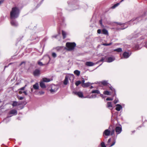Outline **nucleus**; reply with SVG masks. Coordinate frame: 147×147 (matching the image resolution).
<instances>
[{
  "mask_svg": "<svg viewBox=\"0 0 147 147\" xmlns=\"http://www.w3.org/2000/svg\"><path fill=\"white\" fill-rule=\"evenodd\" d=\"M20 13L19 8L16 7H13L10 12V18L11 19L18 18Z\"/></svg>",
  "mask_w": 147,
  "mask_h": 147,
  "instance_id": "nucleus-1",
  "label": "nucleus"
},
{
  "mask_svg": "<svg viewBox=\"0 0 147 147\" xmlns=\"http://www.w3.org/2000/svg\"><path fill=\"white\" fill-rule=\"evenodd\" d=\"M76 46V44L75 42H67L66 44V46L69 51L73 50Z\"/></svg>",
  "mask_w": 147,
  "mask_h": 147,
  "instance_id": "nucleus-2",
  "label": "nucleus"
},
{
  "mask_svg": "<svg viewBox=\"0 0 147 147\" xmlns=\"http://www.w3.org/2000/svg\"><path fill=\"white\" fill-rule=\"evenodd\" d=\"M74 75L71 74L70 75V76H66L65 77V79L63 81V84L65 85H67L68 83V79L69 78L70 80V78H72L73 80L74 79Z\"/></svg>",
  "mask_w": 147,
  "mask_h": 147,
  "instance_id": "nucleus-3",
  "label": "nucleus"
},
{
  "mask_svg": "<svg viewBox=\"0 0 147 147\" xmlns=\"http://www.w3.org/2000/svg\"><path fill=\"white\" fill-rule=\"evenodd\" d=\"M122 130V128L119 126H117L115 128V131L117 134H120Z\"/></svg>",
  "mask_w": 147,
  "mask_h": 147,
  "instance_id": "nucleus-4",
  "label": "nucleus"
},
{
  "mask_svg": "<svg viewBox=\"0 0 147 147\" xmlns=\"http://www.w3.org/2000/svg\"><path fill=\"white\" fill-rule=\"evenodd\" d=\"M73 93L76 95L78 96L79 97L83 98L84 97V96L82 92H74Z\"/></svg>",
  "mask_w": 147,
  "mask_h": 147,
  "instance_id": "nucleus-5",
  "label": "nucleus"
},
{
  "mask_svg": "<svg viewBox=\"0 0 147 147\" xmlns=\"http://www.w3.org/2000/svg\"><path fill=\"white\" fill-rule=\"evenodd\" d=\"M40 74V71L38 69H36L33 72V74L34 76H39Z\"/></svg>",
  "mask_w": 147,
  "mask_h": 147,
  "instance_id": "nucleus-6",
  "label": "nucleus"
},
{
  "mask_svg": "<svg viewBox=\"0 0 147 147\" xmlns=\"http://www.w3.org/2000/svg\"><path fill=\"white\" fill-rule=\"evenodd\" d=\"M10 21V23L11 25L14 27L17 26L18 25V24L16 21L14 20H12V19Z\"/></svg>",
  "mask_w": 147,
  "mask_h": 147,
  "instance_id": "nucleus-7",
  "label": "nucleus"
},
{
  "mask_svg": "<svg viewBox=\"0 0 147 147\" xmlns=\"http://www.w3.org/2000/svg\"><path fill=\"white\" fill-rule=\"evenodd\" d=\"M9 114L16 115L17 114V111L16 110L14 109H12L9 111Z\"/></svg>",
  "mask_w": 147,
  "mask_h": 147,
  "instance_id": "nucleus-8",
  "label": "nucleus"
},
{
  "mask_svg": "<svg viewBox=\"0 0 147 147\" xmlns=\"http://www.w3.org/2000/svg\"><path fill=\"white\" fill-rule=\"evenodd\" d=\"M115 59V58L113 57H110L106 58V60L105 61H107V62H111L114 61Z\"/></svg>",
  "mask_w": 147,
  "mask_h": 147,
  "instance_id": "nucleus-9",
  "label": "nucleus"
},
{
  "mask_svg": "<svg viewBox=\"0 0 147 147\" xmlns=\"http://www.w3.org/2000/svg\"><path fill=\"white\" fill-rule=\"evenodd\" d=\"M111 131L108 129H106L103 132V135L106 136H109L110 135Z\"/></svg>",
  "mask_w": 147,
  "mask_h": 147,
  "instance_id": "nucleus-10",
  "label": "nucleus"
},
{
  "mask_svg": "<svg viewBox=\"0 0 147 147\" xmlns=\"http://www.w3.org/2000/svg\"><path fill=\"white\" fill-rule=\"evenodd\" d=\"M123 56L125 58H127L130 56L128 53L124 52L123 54Z\"/></svg>",
  "mask_w": 147,
  "mask_h": 147,
  "instance_id": "nucleus-11",
  "label": "nucleus"
},
{
  "mask_svg": "<svg viewBox=\"0 0 147 147\" xmlns=\"http://www.w3.org/2000/svg\"><path fill=\"white\" fill-rule=\"evenodd\" d=\"M94 64L92 62L88 61L86 63V65L88 66H92L94 65Z\"/></svg>",
  "mask_w": 147,
  "mask_h": 147,
  "instance_id": "nucleus-12",
  "label": "nucleus"
},
{
  "mask_svg": "<svg viewBox=\"0 0 147 147\" xmlns=\"http://www.w3.org/2000/svg\"><path fill=\"white\" fill-rule=\"evenodd\" d=\"M116 107L115 108V109L117 111H119L122 108V106L119 104H117L116 105Z\"/></svg>",
  "mask_w": 147,
  "mask_h": 147,
  "instance_id": "nucleus-13",
  "label": "nucleus"
},
{
  "mask_svg": "<svg viewBox=\"0 0 147 147\" xmlns=\"http://www.w3.org/2000/svg\"><path fill=\"white\" fill-rule=\"evenodd\" d=\"M90 85V83L89 82H87L85 84H82V86L83 88H86L88 87Z\"/></svg>",
  "mask_w": 147,
  "mask_h": 147,
  "instance_id": "nucleus-14",
  "label": "nucleus"
},
{
  "mask_svg": "<svg viewBox=\"0 0 147 147\" xmlns=\"http://www.w3.org/2000/svg\"><path fill=\"white\" fill-rule=\"evenodd\" d=\"M107 107L109 109H112V108L113 107V106L112 105L111 102H108L107 103Z\"/></svg>",
  "mask_w": 147,
  "mask_h": 147,
  "instance_id": "nucleus-15",
  "label": "nucleus"
},
{
  "mask_svg": "<svg viewBox=\"0 0 147 147\" xmlns=\"http://www.w3.org/2000/svg\"><path fill=\"white\" fill-rule=\"evenodd\" d=\"M101 83L102 84L105 86H107L109 84L107 82V81L105 80L102 81L101 82Z\"/></svg>",
  "mask_w": 147,
  "mask_h": 147,
  "instance_id": "nucleus-16",
  "label": "nucleus"
},
{
  "mask_svg": "<svg viewBox=\"0 0 147 147\" xmlns=\"http://www.w3.org/2000/svg\"><path fill=\"white\" fill-rule=\"evenodd\" d=\"M40 87L43 88H45L46 87V86L45 85L44 83L43 82H41L40 83Z\"/></svg>",
  "mask_w": 147,
  "mask_h": 147,
  "instance_id": "nucleus-17",
  "label": "nucleus"
},
{
  "mask_svg": "<svg viewBox=\"0 0 147 147\" xmlns=\"http://www.w3.org/2000/svg\"><path fill=\"white\" fill-rule=\"evenodd\" d=\"M33 88L35 90H37L39 88V86L38 83H36L33 86Z\"/></svg>",
  "mask_w": 147,
  "mask_h": 147,
  "instance_id": "nucleus-18",
  "label": "nucleus"
},
{
  "mask_svg": "<svg viewBox=\"0 0 147 147\" xmlns=\"http://www.w3.org/2000/svg\"><path fill=\"white\" fill-rule=\"evenodd\" d=\"M42 81L44 82H48L51 81V80L47 78H43L42 79Z\"/></svg>",
  "mask_w": 147,
  "mask_h": 147,
  "instance_id": "nucleus-19",
  "label": "nucleus"
},
{
  "mask_svg": "<svg viewBox=\"0 0 147 147\" xmlns=\"http://www.w3.org/2000/svg\"><path fill=\"white\" fill-rule=\"evenodd\" d=\"M20 104H18V102L16 101H14L13 102V103L12 105V106L13 107H16L18 105H19Z\"/></svg>",
  "mask_w": 147,
  "mask_h": 147,
  "instance_id": "nucleus-20",
  "label": "nucleus"
},
{
  "mask_svg": "<svg viewBox=\"0 0 147 147\" xmlns=\"http://www.w3.org/2000/svg\"><path fill=\"white\" fill-rule=\"evenodd\" d=\"M74 74L77 76H79L80 74V71L78 70H75L74 71Z\"/></svg>",
  "mask_w": 147,
  "mask_h": 147,
  "instance_id": "nucleus-21",
  "label": "nucleus"
},
{
  "mask_svg": "<svg viewBox=\"0 0 147 147\" xmlns=\"http://www.w3.org/2000/svg\"><path fill=\"white\" fill-rule=\"evenodd\" d=\"M102 33L105 35H108V31L105 29H103L102 30Z\"/></svg>",
  "mask_w": 147,
  "mask_h": 147,
  "instance_id": "nucleus-22",
  "label": "nucleus"
},
{
  "mask_svg": "<svg viewBox=\"0 0 147 147\" xmlns=\"http://www.w3.org/2000/svg\"><path fill=\"white\" fill-rule=\"evenodd\" d=\"M62 34L63 36V38L64 39L66 37V35L67 34L66 32L63 30H62Z\"/></svg>",
  "mask_w": 147,
  "mask_h": 147,
  "instance_id": "nucleus-23",
  "label": "nucleus"
},
{
  "mask_svg": "<svg viewBox=\"0 0 147 147\" xmlns=\"http://www.w3.org/2000/svg\"><path fill=\"white\" fill-rule=\"evenodd\" d=\"M91 93L92 94H99L100 93V91L98 90H92L91 92Z\"/></svg>",
  "mask_w": 147,
  "mask_h": 147,
  "instance_id": "nucleus-24",
  "label": "nucleus"
},
{
  "mask_svg": "<svg viewBox=\"0 0 147 147\" xmlns=\"http://www.w3.org/2000/svg\"><path fill=\"white\" fill-rule=\"evenodd\" d=\"M114 51H116L118 52H120L122 51V49L121 48H118L114 50Z\"/></svg>",
  "mask_w": 147,
  "mask_h": 147,
  "instance_id": "nucleus-25",
  "label": "nucleus"
},
{
  "mask_svg": "<svg viewBox=\"0 0 147 147\" xmlns=\"http://www.w3.org/2000/svg\"><path fill=\"white\" fill-rule=\"evenodd\" d=\"M106 56H105L104 57H102V58L99 61H98V62H103L104 61H105V60H106Z\"/></svg>",
  "mask_w": 147,
  "mask_h": 147,
  "instance_id": "nucleus-26",
  "label": "nucleus"
},
{
  "mask_svg": "<svg viewBox=\"0 0 147 147\" xmlns=\"http://www.w3.org/2000/svg\"><path fill=\"white\" fill-rule=\"evenodd\" d=\"M103 94L105 95H110L109 92L108 91H104L103 92Z\"/></svg>",
  "mask_w": 147,
  "mask_h": 147,
  "instance_id": "nucleus-27",
  "label": "nucleus"
},
{
  "mask_svg": "<svg viewBox=\"0 0 147 147\" xmlns=\"http://www.w3.org/2000/svg\"><path fill=\"white\" fill-rule=\"evenodd\" d=\"M81 83V81H78L76 82H75V85L77 86H78Z\"/></svg>",
  "mask_w": 147,
  "mask_h": 147,
  "instance_id": "nucleus-28",
  "label": "nucleus"
},
{
  "mask_svg": "<svg viewBox=\"0 0 147 147\" xmlns=\"http://www.w3.org/2000/svg\"><path fill=\"white\" fill-rule=\"evenodd\" d=\"M115 131V130L114 129H112L111 131L110 134L111 136H113L114 134Z\"/></svg>",
  "mask_w": 147,
  "mask_h": 147,
  "instance_id": "nucleus-29",
  "label": "nucleus"
},
{
  "mask_svg": "<svg viewBox=\"0 0 147 147\" xmlns=\"http://www.w3.org/2000/svg\"><path fill=\"white\" fill-rule=\"evenodd\" d=\"M110 89L112 91H113L114 92V95H116L115 93V91L114 89L112 86L109 87Z\"/></svg>",
  "mask_w": 147,
  "mask_h": 147,
  "instance_id": "nucleus-30",
  "label": "nucleus"
},
{
  "mask_svg": "<svg viewBox=\"0 0 147 147\" xmlns=\"http://www.w3.org/2000/svg\"><path fill=\"white\" fill-rule=\"evenodd\" d=\"M38 64L39 65L41 66H43L45 65V64H43L42 62L40 61H38Z\"/></svg>",
  "mask_w": 147,
  "mask_h": 147,
  "instance_id": "nucleus-31",
  "label": "nucleus"
},
{
  "mask_svg": "<svg viewBox=\"0 0 147 147\" xmlns=\"http://www.w3.org/2000/svg\"><path fill=\"white\" fill-rule=\"evenodd\" d=\"M119 4V3H118L115 4L112 7V8H115V7L118 6Z\"/></svg>",
  "mask_w": 147,
  "mask_h": 147,
  "instance_id": "nucleus-32",
  "label": "nucleus"
},
{
  "mask_svg": "<svg viewBox=\"0 0 147 147\" xmlns=\"http://www.w3.org/2000/svg\"><path fill=\"white\" fill-rule=\"evenodd\" d=\"M100 146L101 147H106L105 143L103 142H102L100 144Z\"/></svg>",
  "mask_w": 147,
  "mask_h": 147,
  "instance_id": "nucleus-33",
  "label": "nucleus"
},
{
  "mask_svg": "<svg viewBox=\"0 0 147 147\" xmlns=\"http://www.w3.org/2000/svg\"><path fill=\"white\" fill-rule=\"evenodd\" d=\"M112 44V42H111V43H109V44H107V43H103V45H104V46H109V45H111Z\"/></svg>",
  "mask_w": 147,
  "mask_h": 147,
  "instance_id": "nucleus-34",
  "label": "nucleus"
},
{
  "mask_svg": "<svg viewBox=\"0 0 147 147\" xmlns=\"http://www.w3.org/2000/svg\"><path fill=\"white\" fill-rule=\"evenodd\" d=\"M52 56L53 57H56V54L55 53H53L52 54Z\"/></svg>",
  "mask_w": 147,
  "mask_h": 147,
  "instance_id": "nucleus-35",
  "label": "nucleus"
},
{
  "mask_svg": "<svg viewBox=\"0 0 147 147\" xmlns=\"http://www.w3.org/2000/svg\"><path fill=\"white\" fill-rule=\"evenodd\" d=\"M106 100L107 101H109V100L112 101L113 100V98H107L106 99Z\"/></svg>",
  "mask_w": 147,
  "mask_h": 147,
  "instance_id": "nucleus-36",
  "label": "nucleus"
},
{
  "mask_svg": "<svg viewBox=\"0 0 147 147\" xmlns=\"http://www.w3.org/2000/svg\"><path fill=\"white\" fill-rule=\"evenodd\" d=\"M12 63H9L8 64V65L7 66V65L5 66V67H4V70H5V68H6V67H8V66H9V65H10Z\"/></svg>",
  "mask_w": 147,
  "mask_h": 147,
  "instance_id": "nucleus-37",
  "label": "nucleus"
},
{
  "mask_svg": "<svg viewBox=\"0 0 147 147\" xmlns=\"http://www.w3.org/2000/svg\"><path fill=\"white\" fill-rule=\"evenodd\" d=\"M115 141H114L110 145V146H113L115 144Z\"/></svg>",
  "mask_w": 147,
  "mask_h": 147,
  "instance_id": "nucleus-38",
  "label": "nucleus"
},
{
  "mask_svg": "<svg viewBox=\"0 0 147 147\" xmlns=\"http://www.w3.org/2000/svg\"><path fill=\"white\" fill-rule=\"evenodd\" d=\"M44 92L43 91H40L39 93L40 94V95L43 94H44Z\"/></svg>",
  "mask_w": 147,
  "mask_h": 147,
  "instance_id": "nucleus-39",
  "label": "nucleus"
},
{
  "mask_svg": "<svg viewBox=\"0 0 147 147\" xmlns=\"http://www.w3.org/2000/svg\"><path fill=\"white\" fill-rule=\"evenodd\" d=\"M25 87H22L19 89V90H25Z\"/></svg>",
  "mask_w": 147,
  "mask_h": 147,
  "instance_id": "nucleus-40",
  "label": "nucleus"
},
{
  "mask_svg": "<svg viewBox=\"0 0 147 147\" xmlns=\"http://www.w3.org/2000/svg\"><path fill=\"white\" fill-rule=\"evenodd\" d=\"M81 82V83H82V84H85L84 83L85 82V80L84 79V78H83V79L82 80Z\"/></svg>",
  "mask_w": 147,
  "mask_h": 147,
  "instance_id": "nucleus-41",
  "label": "nucleus"
},
{
  "mask_svg": "<svg viewBox=\"0 0 147 147\" xmlns=\"http://www.w3.org/2000/svg\"><path fill=\"white\" fill-rule=\"evenodd\" d=\"M101 31L100 29H98L97 31V33L99 34H100L101 33Z\"/></svg>",
  "mask_w": 147,
  "mask_h": 147,
  "instance_id": "nucleus-42",
  "label": "nucleus"
},
{
  "mask_svg": "<svg viewBox=\"0 0 147 147\" xmlns=\"http://www.w3.org/2000/svg\"><path fill=\"white\" fill-rule=\"evenodd\" d=\"M23 63H25V62H24V61L22 62L19 65V66H21Z\"/></svg>",
  "mask_w": 147,
  "mask_h": 147,
  "instance_id": "nucleus-43",
  "label": "nucleus"
},
{
  "mask_svg": "<svg viewBox=\"0 0 147 147\" xmlns=\"http://www.w3.org/2000/svg\"><path fill=\"white\" fill-rule=\"evenodd\" d=\"M24 98V97H20L19 98H18V99L20 100H22Z\"/></svg>",
  "mask_w": 147,
  "mask_h": 147,
  "instance_id": "nucleus-44",
  "label": "nucleus"
},
{
  "mask_svg": "<svg viewBox=\"0 0 147 147\" xmlns=\"http://www.w3.org/2000/svg\"><path fill=\"white\" fill-rule=\"evenodd\" d=\"M91 96L92 97H96V95H95V94H93V95H92Z\"/></svg>",
  "mask_w": 147,
  "mask_h": 147,
  "instance_id": "nucleus-45",
  "label": "nucleus"
},
{
  "mask_svg": "<svg viewBox=\"0 0 147 147\" xmlns=\"http://www.w3.org/2000/svg\"><path fill=\"white\" fill-rule=\"evenodd\" d=\"M23 93L25 94V95H27V92L26 91H24Z\"/></svg>",
  "mask_w": 147,
  "mask_h": 147,
  "instance_id": "nucleus-46",
  "label": "nucleus"
},
{
  "mask_svg": "<svg viewBox=\"0 0 147 147\" xmlns=\"http://www.w3.org/2000/svg\"><path fill=\"white\" fill-rule=\"evenodd\" d=\"M50 92H55V91L54 90H53L52 89H51L50 90Z\"/></svg>",
  "mask_w": 147,
  "mask_h": 147,
  "instance_id": "nucleus-47",
  "label": "nucleus"
},
{
  "mask_svg": "<svg viewBox=\"0 0 147 147\" xmlns=\"http://www.w3.org/2000/svg\"><path fill=\"white\" fill-rule=\"evenodd\" d=\"M3 2V0H1L0 1V5Z\"/></svg>",
  "mask_w": 147,
  "mask_h": 147,
  "instance_id": "nucleus-48",
  "label": "nucleus"
},
{
  "mask_svg": "<svg viewBox=\"0 0 147 147\" xmlns=\"http://www.w3.org/2000/svg\"><path fill=\"white\" fill-rule=\"evenodd\" d=\"M111 141V138H110L109 139L108 141V143H109Z\"/></svg>",
  "mask_w": 147,
  "mask_h": 147,
  "instance_id": "nucleus-49",
  "label": "nucleus"
},
{
  "mask_svg": "<svg viewBox=\"0 0 147 147\" xmlns=\"http://www.w3.org/2000/svg\"><path fill=\"white\" fill-rule=\"evenodd\" d=\"M99 22L101 25L102 24V20H100Z\"/></svg>",
  "mask_w": 147,
  "mask_h": 147,
  "instance_id": "nucleus-50",
  "label": "nucleus"
},
{
  "mask_svg": "<svg viewBox=\"0 0 147 147\" xmlns=\"http://www.w3.org/2000/svg\"><path fill=\"white\" fill-rule=\"evenodd\" d=\"M116 24H118L119 25H122V24H121V23H117V22H116Z\"/></svg>",
  "mask_w": 147,
  "mask_h": 147,
  "instance_id": "nucleus-51",
  "label": "nucleus"
},
{
  "mask_svg": "<svg viewBox=\"0 0 147 147\" xmlns=\"http://www.w3.org/2000/svg\"><path fill=\"white\" fill-rule=\"evenodd\" d=\"M19 93L20 94H22V93H23V92H22V91H19Z\"/></svg>",
  "mask_w": 147,
  "mask_h": 147,
  "instance_id": "nucleus-52",
  "label": "nucleus"
},
{
  "mask_svg": "<svg viewBox=\"0 0 147 147\" xmlns=\"http://www.w3.org/2000/svg\"><path fill=\"white\" fill-rule=\"evenodd\" d=\"M114 102L115 104H116L117 102V100H115L114 101Z\"/></svg>",
  "mask_w": 147,
  "mask_h": 147,
  "instance_id": "nucleus-53",
  "label": "nucleus"
},
{
  "mask_svg": "<svg viewBox=\"0 0 147 147\" xmlns=\"http://www.w3.org/2000/svg\"><path fill=\"white\" fill-rule=\"evenodd\" d=\"M93 88V87L92 86H91L90 87V89H91L92 88Z\"/></svg>",
  "mask_w": 147,
  "mask_h": 147,
  "instance_id": "nucleus-54",
  "label": "nucleus"
},
{
  "mask_svg": "<svg viewBox=\"0 0 147 147\" xmlns=\"http://www.w3.org/2000/svg\"><path fill=\"white\" fill-rule=\"evenodd\" d=\"M124 0H122L121 1V2L122 1H123Z\"/></svg>",
  "mask_w": 147,
  "mask_h": 147,
  "instance_id": "nucleus-55",
  "label": "nucleus"
},
{
  "mask_svg": "<svg viewBox=\"0 0 147 147\" xmlns=\"http://www.w3.org/2000/svg\"><path fill=\"white\" fill-rule=\"evenodd\" d=\"M146 48H147V45H146Z\"/></svg>",
  "mask_w": 147,
  "mask_h": 147,
  "instance_id": "nucleus-56",
  "label": "nucleus"
},
{
  "mask_svg": "<svg viewBox=\"0 0 147 147\" xmlns=\"http://www.w3.org/2000/svg\"><path fill=\"white\" fill-rule=\"evenodd\" d=\"M31 91H32V89H31Z\"/></svg>",
  "mask_w": 147,
  "mask_h": 147,
  "instance_id": "nucleus-57",
  "label": "nucleus"
}]
</instances>
